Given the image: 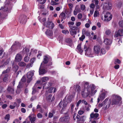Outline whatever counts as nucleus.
<instances>
[{"instance_id": "nucleus-1", "label": "nucleus", "mask_w": 123, "mask_h": 123, "mask_svg": "<svg viewBox=\"0 0 123 123\" xmlns=\"http://www.w3.org/2000/svg\"><path fill=\"white\" fill-rule=\"evenodd\" d=\"M89 87L88 83H85L84 86V89H83L81 93L83 98H86L89 95V96H91L90 92Z\"/></svg>"}, {"instance_id": "nucleus-2", "label": "nucleus", "mask_w": 123, "mask_h": 123, "mask_svg": "<svg viewBox=\"0 0 123 123\" xmlns=\"http://www.w3.org/2000/svg\"><path fill=\"white\" fill-rule=\"evenodd\" d=\"M84 48L85 52V55L86 56L90 57L94 56V53L92 52L91 49L87 44H86L84 45Z\"/></svg>"}, {"instance_id": "nucleus-3", "label": "nucleus", "mask_w": 123, "mask_h": 123, "mask_svg": "<svg viewBox=\"0 0 123 123\" xmlns=\"http://www.w3.org/2000/svg\"><path fill=\"white\" fill-rule=\"evenodd\" d=\"M48 58L46 56H44V60L43 62L41 63L40 68L39 69V74L40 75L43 74H45L46 72L45 70L43 68L44 67V64H46L48 62Z\"/></svg>"}, {"instance_id": "nucleus-4", "label": "nucleus", "mask_w": 123, "mask_h": 123, "mask_svg": "<svg viewBox=\"0 0 123 123\" xmlns=\"http://www.w3.org/2000/svg\"><path fill=\"white\" fill-rule=\"evenodd\" d=\"M24 54H26L25 57L24 58V61L25 62H28L29 60V58L28 56L29 55V56L31 55L33 51H31L30 53H29V49L25 48L23 50Z\"/></svg>"}, {"instance_id": "nucleus-5", "label": "nucleus", "mask_w": 123, "mask_h": 123, "mask_svg": "<svg viewBox=\"0 0 123 123\" xmlns=\"http://www.w3.org/2000/svg\"><path fill=\"white\" fill-rule=\"evenodd\" d=\"M112 14L110 12H106L104 15V18L102 17V19L105 21H109L112 18Z\"/></svg>"}, {"instance_id": "nucleus-6", "label": "nucleus", "mask_w": 123, "mask_h": 123, "mask_svg": "<svg viewBox=\"0 0 123 123\" xmlns=\"http://www.w3.org/2000/svg\"><path fill=\"white\" fill-rule=\"evenodd\" d=\"M111 103V101L110 100H108V99H106L103 102L102 104H100L99 105L98 107L100 108L103 105L104 106L106 105V108H108L110 107Z\"/></svg>"}, {"instance_id": "nucleus-7", "label": "nucleus", "mask_w": 123, "mask_h": 123, "mask_svg": "<svg viewBox=\"0 0 123 123\" xmlns=\"http://www.w3.org/2000/svg\"><path fill=\"white\" fill-rule=\"evenodd\" d=\"M101 48L100 46L99 45H95L93 48L94 53L97 55H99L100 52Z\"/></svg>"}, {"instance_id": "nucleus-8", "label": "nucleus", "mask_w": 123, "mask_h": 123, "mask_svg": "<svg viewBox=\"0 0 123 123\" xmlns=\"http://www.w3.org/2000/svg\"><path fill=\"white\" fill-rule=\"evenodd\" d=\"M123 36V29H120L117 31H116L114 35L115 37L118 36Z\"/></svg>"}, {"instance_id": "nucleus-9", "label": "nucleus", "mask_w": 123, "mask_h": 123, "mask_svg": "<svg viewBox=\"0 0 123 123\" xmlns=\"http://www.w3.org/2000/svg\"><path fill=\"white\" fill-rule=\"evenodd\" d=\"M89 86V90L90 95L91 96H92L94 95L97 92V91L96 90L94 91L95 88V86L93 85H91V91L90 90V86Z\"/></svg>"}, {"instance_id": "nucleus-10", "label": "nucleus", "mask_w": 123, "mask_h": 123, "mask_svg": "<svg viewBox=\"0 0 123 123\" xmlns=\"http://www.w3.org/2000/svg\"><path fill=\"white\" fill-rule=\"evenodd\" d=\"M31 123L34 122L36 120V115L34 114H31L28 117Z\"/></svg>"}, {"instance_id": "nucleus-11", "label": "nucleus", "mask_w": 123, "mask_h": 123, "mask_svg": "<svg viewBox=\"0 0 123 123\" xmlns=\"http://www.w3.org/2000/svg\"><path fill=\"white\" fill-rule=\"evenodd\" d=\"M59 105L60 107L62 108V111H63L67 107V103L64 101L61 102L59 103Z\"/></svg>"}, {"instance_id": "nucleus-12", "label": "nucleus", "mask_w": 123, "mask_h": 123, "mask_svg": "<svg viewBox=\"0 0 123 123\" xmlns=\"http://www.w3.org/2000/svg\"><path fill=\"white\" fill-rule=\"evenodd\" d=\"M33 75V73L32 72H29L27 75V81L30 82L32 80V77Z\"/></svg>"}, {"instance_id": "nucleus-13", "label": "nucleus", "mask_w": 123, "mask_h": 123, "mask_svg": "<svg viewBox=\"0 0 123 123\" xmlns=\"http://www.w3.org/2000/svg\"><path fill=\"white\" fill-rule=\"evenodd\" d=\"M78 28L76 27H72L70 29V31L72 35L76 34Z\"/></svg>"}, {"instance_id": "nucleus-14", "label": "nucleus", "mask_w": 123, "mask_h": 123, "mask_svg": "<svg viewBox=\"0 0 123 123\" xmlns=\"http://www.w3.org/2000/svg\"><path fill=\"white\" fill-rule=\"evenodd\" d=\"M45 34L48 37L52 39L53 38L52 36L53 33L52 30H47V31L45 32Z\"/></svg>"}, {"instance_id": "nucleus-15", "label": "nucleus", "mask_w": 123, "mask_h": 123, "mask_svg": "<svg viewBox=\"0 0 123 123\" xmlns=\"http://www.w3.org/2000/svg\"><path fill=\"white\" fill-rule=\"evenodd\" d=\"M65 41L70 46H72L73 45V42L71 39L68 38H66Z\"/></svg>"}, {"instance_id": "nucleus-16", "label": "nucleus", "mask_w": 123, "mask_h": 123, "mask_svg": "<svg viewBox=\"0 0 123 123\" xmlns=\"http://www.w3.org/2000/svg\"><path fill=\"white\" fill-rule=\"evenodd\" d=\"M112 41L111 39L109 38H106L104 39V42L106 45H110L112 43Z\"/></svg>"}, {"instance_id": "nucleus-17", "label": "nucleus", "mask_w": 123, "mask_h": 123, "mask_svg": "<svg viewBox=\"0 0 123 123\" xmlns=\"http://www.w3.org/2000/svg\"><path fill=\"white\" fill-rule=\"evenodd\" d=\"M22 59V56L21 55L19 54H17L15 57V60L17 62L20 61Z\"/></svg>"}, {"instance_id": "nucleus-18", "label": "nucleus", "mask_w": 123, "mask_h": 123, "mask_svg": "<svg viewBox=\"0 0 123 123\" xmlns=\"http://www.w3.org/2000/svg\"><path fill=\"white\" fill-rule=\"evenodd\" d=\"M81 44L80 43L78 44L77 47V49L78 51L80 54H82L83 51V49L81 48Z\"/></svg>"}, {"instance_id": "nucleus-19", "label": "nucleus", "mask_w": 123, "mask_h": 123, "mask_svg": "<svg viewBox=\"0 0 123 123\" xmlns=\"http://www.w3.org/2000/svg\"><path fill=\"white\" fill-rule=\"evenodd\" d=\"M46 27L50 29H52L54 26V25L51 22H49L47 23L46 24Z\"/></svg>"}, {"instance_id": "nucleus-20", "label": "nucleus", "mask_w": 123, "mask_h": 123, "mask_svg": "<svg viewBox=\"0 0 123 123\" xmlns=\"http://www.w3.org/2000/svg\"><path fill=\"white\" fill-rule=\"evenodd\" d=\"M106 92L103 93L99 96V97L98 98V102L100 99H103L105 97Z\"/></svg>"}, {"instance_id": "nucleus-21", "label": "nucleus", "mask_w": 123, "mask_h": 123, "mask_svg": "<svg viewBox=\"0 0 123 123\" xmlns=\"http://www.w3.org/2000/svg\"><path fill=\"white\" fill-rule=\"evenodd\" d=\"M98 116V114L97 113H94V112L90 114V121L92 119L95 118H97Z\"/></svg>"}, {"instance_id": "nucleus-22", "label": "nucleus", "mask_w": 123, "mask_h": 123, "mask_svg": "<svg viewBox=\"0 0 123 123\" xmlns=\"http://www.w3.org/2000/svg\"><path fill=\"white\" fill-rule=\"evenodd\" d=\"M20 23H25L27 21V17L25 16H24L20 18Z\"/></svg>"}, {"instance_id": "nucleus-23", "label": "nucleus", "mask_w": 123, "mask_h": 123, "mask_svg": "<svg viewBox=\"0 0 123 123\" xmlns=\"http://www.w3.org/2000/svg\"><path fill=\"white\" fill-rule=\"evenodd\" d=\"M104 30L105 33L106 35H109L111 34V31L107 27H105L104 28Z\"/></svg>"}, {"instance_id": "nucleus-24", "label": "nucleus", "mask_w": 123, "mask_h": 123, "mask_svg": "<svg viewBox=\"0 0 123 123\" xmlns=\"http://www.w3.org/2000/svg\"><path fill=\"white\" fill-rule=\"evenodd\" d=\"M100 15L99 12V11L98 10H96L95 11L94 15L93 17L95 18L98 17Z\"/></svg>"}, {"instance_id": "nucleus-25", "label": "nucleus", "mask_w": 123, "mask_h": 123, "mask_svg": "<svg viewBox=\"0 0 123 123\" xmlns=\"http://www.w3.org/2000/svg\"><path fill=\"white\" fill-rule=\"evenodd\" d=\"M80 11V9L76 6L74 11V15H76L77 13Z\"/></svg>"}, {"instance_id": "nucleus-26", "label": "nucleus", "mask_w": 123, "mask_h": 123, "mask_svg": "<svg viewBox=\"0 0 123 123\" xmlns=\"http://www.w3.org/2000/svg\"><path fill=\"white\" fill-rule=\"evenodd\" d=\"M68 116H65L61 118L60 119V121L62 122H64L65 121H67L69 119Z\"/></svg>"}, {"instance_id": "nucleus-27", "label": "nucleus", "mask_w": 123, "mask_h": 123, "mask_svg": "<svg viewBox=\"0 0 123 123\" xmlns=\"http://www.w3.org/2000/svg\"><path fill=\"white\" fill-rule=\"evenodd\" d=\"M105 6H107V7L106 8L105 7V9H106V10H108L110 9H111L112 8V5L111 3H109L107 4Z\"/></svg>"}, {"instance_id": "nucleus-28", "label": "nucleus", "mask_w": 123, "mask_h": 123, "mask_svg": "<svg viewBox=\"0 0 123 123\" xmlns=\"http://www.w3.org/2000/svg\"><path fill=\"white\" fill-rule=\"evenodd\" d=\"M48 92H49L51 93L52 92H55L56 91V89L54 87H52L50 88L48 90Z\"/></svg>"}, {"instance_id": "nucleus-29", "label": "nucleus", "mask_w": 123, "mask_h": 123, "mask_svg": "<svg viewBox=\"0 0 123 123\" xmlns=\"http://www.w3.org/2000/svg\"><path fill=\"white\" fill-rule=\"evenodd\" d=\"M106 53V50L104 48H102L100 49V55H102Z\"/></svg>"}, {"instance_id": "nucleus-30", "label": "nucleus", "mask_w": 123, "mask_h": 123, "mask_svg": "<svg viewBox=\"0 0 123 123\" xmlns=\"http://www.w3.org/2000/svg\"><path fill=\"white\" fill-rule=\"evenodd\" d=\"M5 53L3 50H0V58H2L5 55Z\"/></svg>"}, {"instance_id": "nucleus-31", "label": "nucleus", "mask_w": 123, "mask_h": 123, "mask_svg": "<svg viewBox=\"0 0 123 123\" xmlns=\"http://www.w3.org/2000/svg\"><path fill=\"white\" fill-rule=\"evenodd\" d=\"M49 78L48 77H45L42 78L41 80L42 82H44L46 81L49 80Z\"/></svg>"}, {"instance_id": "nucleus-32", "label": "nucleus", "mask_w": 123, "mask_h": 123, "mask_svg": "<svg viewBox=\"0 0 123 123\" xmlns=\"http://www.w3.org/2000/svg\"><path fill=\"white\" fill-rule=\"evenodd\" d=\"M7 90L9 92L11 93H13L14 91V89L13 88L11 87V86H9L7 88Z\"/></svg>"}, {"instance_id": "nucleus-33", "label": "nucleus", "mask_w": 123, "mask_h": 123, "mask_svg": "<svg viewBox=\"0 0 123 123\" xmlns=\"http://www.w3.org/2000/svg\"><path fill=\"white\" fill-rule=\"evenodd\" d=\"M18 65L20 66L24 67L25 66L26 64L24 62H21L18 63Z\"/></svg>"}, {"instance_id": "nucleus-34", "label": "nucleus", "mask_w": 123, "mask_h": 123, "mask_svg": "<svg viewBox=\"0 0 123 123\" xmlns=\"http://www.w3.org/2000/svg\"><path fill=\"white\" fill-rule=\"evenodd\" d=\"M116 41L117 42V44L118 45H119L121 44V43H122V41L121 39L117 38L116 39Z\"/></svg>"}, {"instance_id": "nucleus-35", "label": "nucleus", "mask_w": 123, "mask_h": 123, "mask_svg": "<svg viewBox=\"0 0 123 123\" xmlns=\"http://www.w3.org/2000/svg\"><path fill=\"white\" fill-rule=\"evenodd\" d=\"M120 63V61L118 59H116L114 60V63L115 64H119Z\"/></svg>"}, {"instance_id": "nucleus-36", "label": "nucleus", "mask_w": 123, "mask_h": 123, "mask_svg": "<svg viewBox=\"0 0 123 123\" xmlns=\"http://www.w3.org/2000/svg\"><path fill=\"white\" fill-rule=\"evenodd\" d=\"M65 14L64 13H61L60 15V17L64 19L65 18Z\"/></svg>"}, {"instance_id": "nucleus-37", "label": "nucleus", "mask_w": 123, "mask_h": 123, "mask_svg": "<svg viewBox=\"0 0 123 123\" xmlns=\"http://www.w3.org/2000/svg\"><path fill=\"white\" fill-rule=\"evenodd\" d=\"M10 115L9 114H7L6 115L5 117V120H7L8 121L10 119Z\"/></svg>"}, {"instance_id": "nucleus-38", "label": "nucleus", "mask_w": 123, "mask_h": 123, "mask_svg": "<svg viewBox=\"0 0 123 123\" xmlns=\"http://www.w3.org/2000/svg\"><path fill=\"white\" fill-rule=\"evenodd\" d=\"M46 20L45 18H43L41 19H39V20L41 22L43 23V24H44L45 23Z\"/></svg>"}, {"instance_id": "nucleus-39", "label": "nucleus", "mask_w": 123, "mask_h": 123, "mask_svg": "<svg viewBox=\"0 0 123 123\" xmlns=\"http://www.w3.org/2000/svg\"><path fill=\"white\" fill-rule=\"evenodd\" d=\"M86 116H82L81 118V121L84 122L86 119Z\"/></svg>"}, {"instance_id": "nucleus-40", "label": "nucleus", "mask_w": 123, "mask_h": 123, "mask_svg": "<svg viewBox=\"0 0 123 123\" xmlns=\"http://www.w3.org/2000/svg\"><path fill=\"white\" fill-rule=\"evenodd\" d=\"M38 1L40 3L43 4L45 2L46 0H38Z\"/></svg>"}, {"instance_id": "nucleus-41", "label": "nucleus", "mask_w": 123, "mask_h": 123, "mask_svg": "<svg viewBox=\"0 0 123 123\" xmlns=\"http://www.w3.org/2000/svg\"><path fill=\"white\" fill-rule=\"evenodd\" d=\"M80 8L82 11L84 10L85 8V6L84 4H82L81 5Z\"/></svg>"}, {"instance_id": "nucleus-42", "label": "nucleus", "mask_w": 123, "mask_h": 123, "mask_svg": "<svg viewBox=\"0 0 123 123\" xmlns=\"http://www.w3.org/2000/svg\"><path fill=\"white\" fill-rule=\"evenodd\" d=\"M62 33L63 34H66L69 33L68 31L67 30H63L62 31Z\"/></svg>"}, {"instance_id": "nucleus-43", "label": "nucleus", "mask_w": 123, "mask_h": 123, "mask_svg": "<svg viewBox=\"0 0 123 123\" xmlns=\"http://www.w3.org/2000/svg\"><path fill=\"white\" fill-rule=\"evenodd\" d=\"M85 38V36L84 35H83L81 36V37L79 38V39L80 41H83Z\"/></svg>"}, {"instance_id": "nucleus-44", "label": "nucleus", "mask_w": 123, "mask_h": 123, "mask_svg": "<svg viewBox=\"0 0 123 123\" xmlns=\"http://www.w3.org/2000/svg\"><path fill=\"white\" fill-rule=\"evenodd\" d=\"M42 55V52L40 51H39L38 52V54L37 56V57L39 59L40 57Z\"/></svg>"}, {"instance_id": "nucleus-45", "label": "nucleus", "mask_w": 123, "mask_h": 123, "mask_svg": "<svg viewBox=\"0 0 123 123\" xmlns=\"http://www.w3.org/2000/svg\"><path fill=\"white\" fill-rule=\"evenodd\" d=\"M7 76L8 75L7 74L5 75L4 78L3 79V80L4 81L6 82L7 80Z\"/></svg>"}, {"instance_id": "nucleus-46", "label": "nucleus", "mask_w": 123, "mask_h": 123, "mask_svg": "<svg viewBox=\"0 0 123 123\" xmlns=\"http://www.w3.org/2000/svg\"><path fill=\"white\" fill-rule=\"evenodd\" d=\"M90 7L91 8L94 9L95 7V5L94 4L92 3L90 5Z\"/></svg>"}, {"instance_id": "nucleus-47", "label": "nucleus", "mask_w": 123, "mask_h": 123, "mask_svg": "<svg viewBox=\"0 0 123 123\" xmlns=\"http://www.w3.org/2000/svg\"><path fill=\"white\" fill-rule=\"evenodd\" d=\"M92 2L93 3H95V4H98V0H92Z\"/></svg>"}, {"instance_id": "nucleus-48", "label": "nucleus", "mask_w": 123, "mask_h": 123, "mask_svg": "<svg viewBox=\"0 0 123 123\" xmlns=\"http://www.w3.org/2000/svg\"><path fill=\"white\" fill-rule=\"evenodd\" d=\"M119 25L123 28V20L120 21L119 22Z\"/></svg>"}, {"instance_id": "nucleus-49", "label": "nucleus", "mask_w": 123, "mask_h": 123, "mask_svg": "<svg viewBox=\"0 0 123 123\" xmlns=\"http://www.w3.org/2000/svg\"><path fill=\"white\" fill-rule=\"evenodd\" d=\"M51 4L52 5H56L58 4V3H56L54 1H51Z\"/></svg>"}, {"instance_id": "nucleus-50", "label": "nucleus", "mask_w": 123, "mask_h": 123, "mask_svg": "<svg viewBox=\"0 0 123 123\" xmlns=\"http://www.w3.org/2000/svg\"><path fill=\"white\" fill-rule=\"evenodd\" d=\"M37 117L39 118H41L43 116L42 114L40 113L37 114Z\"/></svg>"}, {"instance_id": "nucleus-51", "label": "nucleus", "mask_w": 123, "mask_h": 123, "mask_svg": "<svg viewBox=\"0 0 123 123\" xmlns=\"http://www.w3.org/2000/svg\"><path fill=\"white\" fill-rule=\"evenodd\" d=\"M18 69V67L17 65H16L13 68V69L15 71H16Z\"/></svg>"}, {"instance_id": "nucleus-52", "label": "nucleus", "mask_w": 123, "mask_h": 123, "mask_svg": "<svg viewBox=\"0 0 123 123\" xmlns=\"http://www.w3.org/2000/svg\"><path fill=\"white\" fill-rule=\"evenodd\" d=\"M91 107V105H88L86 107V109L87 111H89L90 110V108Z\"/></svg>"}, {"instance_id": "nucleus-53", "label": "nucleus", "mask_w": 123, "mask_h": 123, "mask_svg": "<svg viewBox=\"0 0 123 123\" xmlns=\"http://www.w3.org/2000/svg\"><path fill=\"white\" fill-rule=\"evenodd\" d=\"M33 65V64L32 63H30L28 64L26 67L27 68H29L30 67H32Z\"/></svg>"}, {"instance_id": "nucleus-54", "label": "nucleus", "mask_w": 123, "mask_h": 123, "mask_svg": "<svg viewBox=\"0 0 123 123\" xmlns=\"http://www.w3.org/2000/svg\"><path fill=\"white\" fill-rule=\"evenodd\" d=\"M117 103V101H116V100L114 99L112 100L111 103V105H114L116 104Z\"/></svg>"}, {"instance_id": "nucleus-55", "label": "nucleus", "mask_w": 123, "mask_h": 123, "mask_svg": "<svg viewBox=\"0 0 123 123\" xmlns=\"http://www.w3.org/2000/svg\"><path fill=\"white\" fill-rule=\"evenodd\" d=\"M36 60L35 58H31V62L33 64V63L34 62V61Z\"/></svg>"}, {"instance_id": "nucleus-56", "label": "nucleus", "mask_w": 123, "mask_h": 123, "mask_svg": "<svg viewBox=\"0 0 123 123\" xmlns=\"http://www.w3.org/2000/svg\"><path fill=\"white\" fill-rule=\"evenodd\" d=\"M107 4V3H105L103 5V8L105 10H106V9H105V7L106 8L107 7V6H105Z\"/></svg>"}, {"instance_id": "nucleus-57", "label": "nucleus", "mask_w": 123, "mask_h": 123, "mask_svg": "<svg viewBox=\"0 0 123 123\" xmlns=\"http://www.w3.org/2000/svg\"><path fill=\"white\" fill-rule=\"evenodd\" d=\"M78 18L80 19L82 17V15L81 13H79L78 15Z\"/></svg>"}, {"instance_id": "nucleus-58", "label": "nucleus", "mask_w": 123, "mask_h": 123, "mask_svg": "<svg viewBox=\"0 0 123 123\" xmlns=\"http://www.w3.org/2000/svg\"><path fill=\"white\" fill-rule=\"evenodd\" d=\"M21 111L23 113H25L26 112V110L25 108H22L21 109Z\"/></svg>"}, {"instance_id": "nucleus-59", "label": "nucleus", "mask_w": 123, "mask_h": 123, "mask_svg": "<svg viewBox=\"0 0 123 123\" xmlns=\"http://www.w3.org/2000/svg\"><path fill=\"white\" fill-rule=\"evenodd\" d=\"M81 24V23L80 22H78L76 23V25L77 26H80Z\"/></svg>"}, {"instance_id": "nucleus-60", "label": "nucleus", "mask_w": 123, "mask_h": 123, "mask_svg": "<svg viewBox=\"0 0 123 123\" xmlns=\"http://www.w3.org/2000/svg\"><path fill=\"white\" fill-rule=\"evenodd\" d=\"M52 97V95H50L49 96L47 97V99L48 100H50L51 99V98Z\"/></svg>"}, {"instance_id": "nucleus-61", "label": "nucleus", "mask_w": 123, "mask_h": 123, "mask_svg": "<svg viewBox=\"0 0 123 123\" xmlns=\"http://www.w3.org/2000/svg\"><path fill=\"white\" fill-rule=\"evenodd\" d=\"M84 113V111H79L78 112V114L80 115H81Z\"/></svg>"}, {"instance_id": "nucleus-62", "label": "nucleus", "mask_w": 123, "mask_h": 123, "mask_svg": "<svg viewBox=\"0 0 123 123\" xmlns=\"http://www.w3.org/2000/svg\"><path fill=\"white\" fill-rule=\"evenodd\" d=\"M68 24L69 25H73L74 24V23L73 22L70 21L68 22Z\"/></svg>"}, {"instance_id": "nucleus-63", "label": "nucleus", "mask_w": 123, "mask_h": 123, "mask_svg": "<svg viewBox=\"0 0 123 123\" xmlns=\"http://www.w3.org/2000/svg\"><path fill=\"white\" fill-rule=\"evenodd\" d=\"M90 24L88 23H87L85 25V26L87 28H89L90 27Z\"/></svg>"}, {"instance_id": "nucleus-64", "label": "nucleus", "mask_w": 123, "mask_h": 123, "mask_svg": "<svg viewBox=\"0 0 123 123\" xmlns=\"http://www.w3.org/2000/svg\"><path fill=\"white\" fill-rule=\"evenodd\" d=\"M119 65H116L114 66V68L116 69H117L119 68Z\"/></svg>"}]
</instances>
